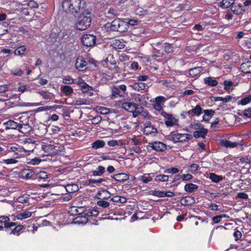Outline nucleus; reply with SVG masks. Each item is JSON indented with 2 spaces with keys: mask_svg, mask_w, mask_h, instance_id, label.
<instances>
[{
  "mask_svg": "<svg viewBox=\"0 0 251 251\" xmlns=\"http://www.w3.org/2000/svg\"><path fill=\"white\" fill-rule=\"evenodd\" d=\"M85 5V2L82 0H64L62 3L63 10L75 16L86 10L84 9Z\"/></svg>",
  "mask_w": 251,
  "mask_h": 251,
  "instance_id": "f03ea898",
  "label": "nucleus"
},
{
  "mask_svg": "<svg viewBox=\"0 0 251 251\" xmlns=\"http://www.w3.org/2000/svg\"><path fill=\"white\" fill-rule=\"evenodd\" d=\"M129 175L124 173H119L114 175L112 178L116 181L122 182L127 180L129 179Z\"/></svg>",
  "mask_w": 251,
  "mask_h": 251,
  "instance_id": "c756f323",
  "label": "nucleus"
},
{
  "mask_svg": "<svg viewBox=\"0 0 251 251\" xmlns=\"http://www.w3.org/2000/svg\"><path fill=\"white\" fill-rule=\"evenodd\" d=\"M26 48L25 46H21L18 47L14 51L16 55H23L26 54Z\"/></svg>",
  "mask_w": 251,
  "mask_h": 251,
  "instance_id": "37998d69",
  "label": "nucleus"
},
{
  "mask_svg": "<svg viewBox=\"0 0 251 251\" xmlns=\"http://www.w3.org/2000/svg\"><path fill=\"white\" fill-rule=\"evenodd\" d=\"M133 32L135 35L140 36H141L142 34H146L147 33L146 29L143 27L135 28Z\"/></svg>",
  "mask_w": 251,
  "mask_h": 251,
  "instance_id": "8fccbe9b",
  "label": "nucleus"
},
{
  "mask_svg": "<svg viewBox=\"0 0 251 251\" xmlns=\"http://www.w3.org/2000/svg\"><path fill=\"white\" fill-rule=\"evenodd\" d=\"M97 204L99 206L101 207L102 208H107L110 205V202L106 201L103 200H99L97 202Z\"/></svg>",
  "mask_w": 251,
  "mask_h": 251,
  "instance_id": "864d4df0",
  "label": "nucleus"
},
{
  "mask_svg": "<svg viewBox=\"0 0 251 251\" xmlns=\"http://www.w3.org/2000/svg\"><path fill=\"white\" fill-rule=\"evenodd\" d=\"M62 82L64 84H74L75 83V80L70 76H66L63 78Z\"/></svg>",
  "mask_w": 251,
  "mask_h": 251,
  "instance_id": "13d9d810",
  "label": "nucleus"
},
{
  "mask_svg": "<svg viewBox=\"0 0 251 251\" xmlns=\"http://www.w3.org/2000/svg\"><path fill=\"white\" fill-rule=\"evenodd\" d=\"M9 84L0 85V96H3V94L9 91Z\"/></svg>",
  "mask_w": 251,
  "mask_h": 251,
  "instance_id": "5fc2aeb1",
  "label": "nucleus"
},
{
  "mask_svg": "<svg viewBox=\"0 0 251 251\" xmlns=\"http://www.w3.org/2000/svg\"><path fill=\"white\" fill-rule=\"evenodd\" d=\"M1 163H4L6 165L13 164L17 163L18 161L16 158H8V159H3L0 161Z\"/></svg>",
  "mask_w": 251,
  "mask_h": 251,
  "instance_id": "6e6d98bb",
  "label": "nucleus"
},
{
  "mask_svg": "<svg viewBox=\"0 0 251 251\" xmlns=\"http://www.w3.org/2000/svg\"><path fill=\"white\" fill-rule=\"evenodd\" d=\"M24 150L20 145L18 144H14L12 146L8 147V151L13 153V156L15 157V158H19L27 155Z\"/></svg>",
  "mask_w": 251,
  "mask_h": 251,
  "instance_id": "0eeeda50",
  "label": "nucleus"
},
{
  "mask_svg": "<svg viewBox=\"0 0 251 251\" xmlns=\"http://www.w3.org/2000/svg\"><path fill=\"white\" fill-rule=\"evenodd\" d=\"M166 100V98L163 96H158L156 97L152 101L153 102V107L158 111L160 114L163 112H165L163 108L165 101Z\"/></svg>",
  "mask_w": 251,
  "mask_h": 251,
  "instance_id": "9b49d317",
  "label": "nucleus"
},
{
  "mask_svg": "<svg viewBox=\"0 0 251 251\" xmlns=\"http://www.w3.org/2000/svg\"><path fill=\"white\" fill-rule=\"evenodd\" d=\"M105 145V142L102 140H97L93 142L91 144V147L95 150H97L104 147Z\"/></svg>",
  "mask_w": 251,
  "mask_h": 251,
  "instance_id": "4c0bfd02",
  "label": "nucleus"
},
{
  "mask_svg": "<svg viewBox=\"0 0 251 251\" xmlns=\"http://www.w3.org/2000/svg\"><path fill=\"white\" fill-rule=\"evenodd\" d=\"M61 90L66 96H70L73 93V89L69 85H64L61 87Z\"/></svg>",
  "mask_w": 251,
  "mask_h": 251,
  "instance_id": "79ce46f5",
  "label": "nucleus"
},
{
  "mask_svg": "<svg viewBox=\"0 0 251 251\" xmlns=\"http://www.w3.org/2000/svg\"><path fill=\"white\" fill-rule=\"evenodd\" d=\"M87 62L82 57H78L76 59L75 66L78 71H85L87 69Z\"/></svg>",
  "mask_w": 251,
  "mask_h": 251,
  "instance_id": "aec40b11",
  "label": "nucleus"
},
{
  "mask_svg": "<svg viewBox=\"0 0 251 251\" xmlns=\"http://www.w3.org/2000/svg\"><path fill=\"white\" fill-rule=\"evenodd\" d=\"M157 132V128L153 126L144 127L143 133L146 135L155 136Z\"/></svg>",
  "mask_w": 251,
  "mask_h": 251,
  "instance_id": "a878e982",
  "label": "nucleus"
},
{
  "mask_svg": "<svg viewBox=\"0 0 251 251\" xmlns=\"http://www.w3.org/2000/svg\"><path fill=\"white\" fill-rule=\"evenodd\" d=\"M111 90L112 98H121L125 95L126 90V86L125 84L114 86L111 88Z\"/></svg>",
  "mask_w": 251,
  "mask_h": 251,
  "instance_id": "1a4fd4ad",
  "label": "nucleus"
},
{
  "mask_svg": "<svg viewBox=\"0 0 251 251\" xmlns=\"http://www.w3.org/2000/svg\"><path fill=\"white\" fill-rule=\"evenodd\" d=\"M238 115L240 116H245L247 118L251 119V107H249L242 111L241 113L239 112Z\"/></svg>",
  "mask_w": 251,
  "mask_h": 251,
  "instance_id": "de8ad7c7",
  "label": "nucleus"
},
{
  "mask_svg": "<svg viewBox=\"0 0 251 251\" xmlns=\"http://www.w3.org/2000/svg\"><path fill=\"white\" fill-rule=\"evenodd\" d=\"M242 140H238L237 141L231 142L226 139H222L220 140L219 145L222 147L226 148H234L238 145L243 146Z\"/></svg>",
  "mask_w": 251,
  "mask_h": 251,
  "instance_id": "ddd939ff",
  "label": "nucleus"
},
{
  "mask_svg": "<svg viewBox=\"0 0 251 251\" xmlns=\"http://www.w3.org/2000/svg\"><path fill=\"white\" fill-rule=\"evenodd\" d=\"M204 115L202 116V121L208 122L209 120L214 116L215 112L212 109H205L203 110Z\"/></svg>",
  "mask_w": 251,
  "mask_h": 251,
  "instance_id": "c85d7f7f",
  "label": "nucleus"
},
{
  "mask_svg": "<svg viewBox=\"0 0 251 251\" xmlns=\"http://www.w3.org/2000/svg\"><path fill=\"white\" fill-rule=\"evenodd\" d=\"M161 115L166 119L164 124L167 127H173L178 126V120L173 114L163 112Z\"/></svg>",
  "mask_w": 251,
  "mask_h": 251,
  "instance_id": "6e6552de",
  "label": "nucleus"
},
{
  "mask_svg": "<svg viewBox=\"0 0 251 251\" xmlns=\"http://www.w3.org/2000/svg\"><path fill=\"white\" fill-rule=\"evenodd\" d=\"M36 142L33 139L27 137L20 140V145L25 149L27 155H29L31 151L35 152V150L37 148L35 146Z\"/></svg>",
  "mask_w": 251,
  "mask_h": 251,
  "instance_id": "39448f33",
  "label": "nucleus"
},
{
  "mask_svg": "<svg viewBox=\"0 0 251 251\" xmlns=\"http://www.w3.org/2000/svg\"><path fill=\"white\" fill-rule=\"evenodd\" d=\"M164 47L166 54L173 52L174 51V48L171 44L166 42L164 43Z\"/></svg>",
  "mask_w": 251,
  "mask_h": 251,
  "instance_id": "3c124183",
  "label": "nucleus"
},
{
  "mask_svg": "<svg viewBox=\"0 0 251 251\" xmlns=\"http://www.w3.org/2000/svg\"><path fill=\"white\" fill-rule=\"evenodd\" d=\"M64 188L66 191L69 194L75 193L79 190L77 185L75 183L68 184Z\"/></svg>",
  "mask_w": 251,
  "mask_h": 251,
  "instance_id": "72a5a7b5",
  "label": "nucleus"
},
{
  "mask_svg": "<svg viewBox=\"0 0 251 251\" xmlns=\"http://www.w3.org/2000/svg\"><path fill=\"white\" fill-rule=\"evenodd\" d=\"M3 125L6 129H18L20 124L13 120H9L5 122Z\"/></svg>",
  "mask_w": 251,
  "mask_h": 251,
  "instance_id": "7c9ffc66",
  "label": "nucleus"
},
{
  "mask_svg": "<svg viewBox=\"0 0 251 251\" xmlns=\"http://www.w3.org/2000/svg\"><path fill=\"white\" fill-rule=\"evenodd\" d=\"M105 172V168L102 166H99L97 169L92 171L93 176H101Z\"/></svg>",
  "mask_w": 251,
  "mask_h": 251,
  "instance_id": "a19ab883",
  "label": "nucleus"
},
{
  "mask_svg": "<svg viewBox=\"0 0 251 251\" xmlns=\"http://www.w3.org/2000/svg\"><path fill=\"white\" fill-rule=\"evenodd\" d=\"M209 178L211 180L215 183H218L223 180V176H219L214 173L209 174Z\"/></svg>",
  "mask_w": 251,
  "mask_h": 251,
  "instance_id": "e433bc0d",
  "label": "nucleus"
},
{
  "mask_svg": "<svg viewBox=\"0 0 251 251\" xmlns=\"http://www.w3.org/2000/svg\"><path fill=\"white\" fill-rule=\"evenodd\" d=\"M15 227L11 230V232H10V234H13L16 235L17 236L20 235V231L23 228L24 226L22 225H16V226H14Z\"/></svg>",
  "mask_w": 251,
  "mask_h": 251,
  "instance_id": "a18cd8bd",
  "label": "nucleus"
},
{
  "mask_svg": "<svg viewBox=\"0 0 251 251\" xmlns=\"http://www.w3.org/2000/svg\"><path fill=\"white\" fill-rule=\"evenodd\" d=\"M58 36H59L58 32L52 31L50 35L49 38L51 42H54L55 41H56V39Z\"/></svg>",
  "mask_w": 251,
  "mask_h": 251,
  "instance_id": "338daca9",
  "label": "nucleus"
},
{
  "mask_svg": "<svg viewBox=\"0 0 251 251\" xmlns=\"http://www.w3.org/2000/svg\"><path fill=\"white\" fill-rule=\"evenodd\" d=\"M115 20H117V23L115 25L117 32L123 33L127 31L128 25L126 22L120 19H116Z\"/></svg>",
  "mask_w": 251,
  "mask_h": 251,
  "instance_id": "6ab92c4d",
  "label": "nucleus"
},
{
  "mask_svg": "<svg viewBox=\"0 0 251 251\" xmlns=\"http://www.w3.org/2000/svg\"><path fill=\"white\" fill-rule=\"evenodd\" d=\"M194 198L192 197H185L182 198L180 200V203L182 205L188 206L191 205L193 203Z\"/></svg>",
  "mask_w": 251,
  "mask_h": 251,
  "instance_id": "ea45409f",
  "label": "nucleus"
},
{
  "mask_svg": "<svg viewBox=\"0 0 251 251\" xmlns=\"http://www.w3.org/2000/svg\"><path fill=\"white\" fill-rule=\"evenodd\" d=\"M208 132V130L206 128L202 127L201 129L196 130L194 132L193 136L196 138L201 137L205 138Z\"/></svg>",
  "mask_w": 251,
  "mask_h": 251,
  "instance_id": "473e14b6",
  "label": "nucleus"
},
{
  "mask_svg": "<svg viewBox=\"0 0 251 251\" xmlns=\"http://www.w3.org/2000/svg\"><path fill=\"white\" fill-rule=\"evenodd\" d=\"M199 168V165L197 164L193 163L188 167V171L193 174H196Z\"/></svg>",
  "mask_w": 251,
  "mask_h": 251,
  "instance_id": "09e8293b",
  "label": "nucleus"
},
{
  "mask_svg": "<svg viewBox=\"0 0 251 251\" xmlns=\"http://www.w3.org/2000/svg\"><path fill=\"white\" fill-rule=\"evenodd\" d=\"M0 224L3 225L5 228L8 229L16 226V223L11 222L7 216H0Z\"/></svg>",
  "mask_w": 251,
  "mask_h": 251,
  "instance_id": "a211bd4d",
  "label": "nucleus"
},
{
  "mask_svg": "<svg viewBox=\"0 0 251 251\" xmlns=\"http://www.w3.org/2000/svg\"><path fill=\"white\" fill-rule=\"evenodd\" d=\"M227 216L226 214L214 216L212 218V222L214 224H218L221 221L223 218H225Z\"/></svg>",
  "mask_w": 251,
  "mask_h": 251,
  "instance_id": "052dcab7",
  "label": "nucleus"
},
{
  "mask_svg": "<svg viewBox=\"0 0 251 251\" xmlns=\"http://www.w3.org/2000/svg\"><path fill=\"white\" fill-rule=\"evenodd\" d=\"M32 127L28 124L20 123L18 130L25 134H29Z\"/></svg>",
  "mask_w": 251,
  "mask_h": 251,
  "instance_id": "bb28decb",
  "label": "nucleus"
},
{
  "mask_svg": "<svg viewBox=\"0 0 251 251\" xmlns=\"http://www.w3.org/2000/svg\"><path fill=\"white\" fill-rule=\"evenodd\" d=\"M139 181L143 182L144 183H148L152 180V178L151 176H139L138 178Z\"/></svg>",
  "mask_w": 251,
  "mask_h": 251,
  "instance_id": "4d7b16f0",
  "label": "nucleus"
},
{
  "mask_svg": "<svg viewBox=\"0 0 251 251\" xmlns=\"http://www.w3.org/2000/svg\"><path fill=\"white\" fill-rule=\"evenodd\" d=\"M204 83L210 87H214L218 85V81L213 77H206L203 79Z\"/></svg>",
  "mask_w": 251,
  "mask_h": 251,
  "instance_id": "2f4dec72",
  "label": "nucleus"
},
{
  "mask_svg": "<svg viewBox=\"0 0 251 251\" xmlns=\"http://www.w3.org/2000/svg\"><path fill=\"white\" fill-rule=\"evenodd\" d=\"M99 214V211L97 210H89L85 215L89 217H97Z\"/></svg>",
  "mask_w": 251,
  "mask_h": 251,
  "instance_id": "0e129e2a",
  "label": "nucleus"
},
{
  "mask_svg": "<svg viewBox=\"0 0 251 251\" xmlns=\"http://www.w3.org/2000/svg\"><path fill=\"white\" fill-rule=\"evenodd\" d=\"M251 102V95H249L238 101V104L245 105L250 103Z\"/></svg>",
  "mask_w": 251,
  "mask_h": 251,
  "instance_id": "49530a36",
  "label": "nucleus"
},
{
  "mask_svg": "<svg viewBox=\"0 0 251 251\" xmlns=\"http://www.w3.org/2000/svg\"><path fill=\"white\" fill-rule=\"evenodd\" d=\"M117 23V20H113L111 23H107L105 24L103 27V30L107 34H110L111 32L117 31L116 26L115 25Z\"/></svg>",
  "mask_w": 251,
  "mask_h": 251,
  "instance_id": "412c9836",
  "label": "nucleus"
},
{
  "mask_svg": "<svg viewBox=\"0 0 251 251\" xmlns=\"http://www.w3.org/2000/svg\"><path fill=\"white\" fill-rule=\"evenodd\" d=\"M32 213L28 211H25L22 213L18 214L16 217L19 220H23L24 219L28 218L31 216Z\"/></svg>",
  "mask_w": 251,
  "mask_h": 251,
  "instance_id": "c03bdc74",
  "label": "nucleus"
},
{
  "mask_svg": "<svg viewBox=\"0 0 251 251\" xmlns=\"http://www.w3.org/2000/svg\"><path fill=\"white\" fill-rule=\"evenodd\" d=\"M41 162V159L38 157H36L32 159H29V161L28 162V164L35 165L39 164Z\"/></svg>",
  "mask_w": 251,
  "mask_h": 251,
  "instance_id": "69168bd1",
  "label": "nucleus"
},
{
  "mask_svg": "<svg viewBox=\"0 0 251 251\" xmlns=\"http://www.w3.org/2000/svg\"><path fill=\"white\" fill-rule=\"evenodd\" d=\"M122 107L126 111L131 112L133 117L139 115L142 109V106L133 102L124 101L122 103Z\"/></svg>",
  "mask_w": 251,
  "mask_h": 251,
  "instance_id": "423d86ee",
  "label": "nucleus"
},
{
  "mask_svg": "<svg viewBox=\"0 0 251 251\" xmlns=\"http://www.w3.org/2000/svg\"><path fill=\"white\" fill-rule=\"evenodd\" d=\"M223 84L224 85V89L226 91H229L234 83L232 81L226 80L224 81Z\"/></svg>",
  "mask_w": 251,
  "mask_h": 251,
  "instance_id": "bf43d9fd",
  "label": "nucleus"
},
{
  "mask_svg": "<svg viewBox=\"0 0 251 251\" xmlns=\"http://www.w3.org/2000/svg\"><path fill=\"white\" fill-rule=\"evenodd\" d=\"M49 174L44 171H41L37 173L35 172L34 180L37 182H48L49 181Z\"/></svg>",
  "mask_w": 251,
  "mask_h": 251,
  "instance_id": "2eb2a0df",
  "label": "nucleus"
},
{
  "mask_svg": "<svg viewBox=\"0 0 251 251\" xmlns=\"http://www.w3.org/2000/svg\"><path fill=\"white\" fill-rule=\"evenodd\" d=\"M92 20V14L88 10H86L78 16L75 27L77 30H85L90 26Z\"/></svg>",
  "mask_w": 251,
  "mask_h": 251,
  "instance_id": "7ed1b4c3",
  "label": "nucleus"
},
{
  "mask_svg": "<svg viewBox=\"0 0 251 251\" xmlns=\"http://www.w3.org/2000/svg\"><path fill=\"white\" fill-rule=\"evenodd\" d=\"M148 147L158 152H164L167 150L166 144L160 141H154L149 143Z\"/></svg>",
  "mask_w": 251,
  "mask_h": 251,
  "instance_id": "f8f14e48",
  "label": "nucleus"
},
{
  "mask_svg": "<svg viewBox=\"0 0 251 251\" xmlns=\"http://www.w3.org/2000/svg\"><path fill=\"white\" fill-rule=\"evenodd\" d=\"M231 11L236 15H243L246 11V9L241 3H237L234 2L230 8Z\"/></svg>",
  "mask_w": 251,
  "mask_h": 251,
  "instance_id": "f3484780",
  "label": "nucleus"
},
{
  "mask_svg": "<svg viewBox=\"0 0 251 251\" xmlns=\"http://www.w3.org/2000/svg\"><path fill=\"white\" fill-rule=\"evenodd\" d=\"M179 172V169L176 167H172L171 168L167 169L164 171L165 174H175Z\"/></svg>",
  "mask_w": 251,
  "mask_h": 251,
  "instance_id": "e2e57ef3",
  "label": "nucleus"
},
{
  "mask_svg": "<svg viewBox=\"0 0 251 251\" xmlns=\"http://www.w3.org/2000/svg\"><path fill=\"white\" fill-rule=\"evenodd\" d=\"M199 188L197 185L192 183H187L184 185V190L189 193H191L196 191Z\"/></svg>",
  "mask_w": 251,
  "mask_h": 251,
  "instance_id": "c9c22d12",
  "label": "nucleus"
},
{
  "mask_svg": "<svg viewBox=\"0 0 251 251\" xmlns=\"http://www.w3.org/2000/svg\"><path fill=\"white\" fill-rule=\"evenodd\" d=\"M76 84L81 88L83 93H88L90 91L93 90L92 87L89 86L81 79L77 81Z\"/></svg>",
  "mask_w": 251,
  "mask_h": 251,
  "instance_id": "5701e85b",
  "label": "nucleus"
},
{
  "mask_svg": "<svg viewBox=\"0 0 251 251\" xmlns=\"http://www.w3.org/2000/svg\"><path fill=\"white\" fill-rule=\"evenodd\" d=\"M234 2L235 0H222V1L220 3L219 5L223 9H226L229 7H230V9Z\"/></svg>",
  "mask_w": 251,
  "mask_h": 251,
  "instance_id": "58836bf2",
  "label": "nucleus"
},
{
  "mask_svg": "<svg viewBox=\"0 0 251 251\" xmlns=\"http://www.w3.org/2000/svg\"><path fill=\"white\" fill-rule=\"evenodd\" d=\"M64 150V147L59 144L43 143L41 145L40 148L37 147L35 150V153L40 157L48 156H52L56 155H62Z\"/></svg>",
  "mask_w": 251,
  "mask_h": 251,
  "instance_id": "f257e3e1",
  "label": "nucleus"
},
{
  "mask_svg": "<svg viewBox=\"0 0 251 251\" xmlns=\"http://www.w3.org/2000/svg\"><path fill=\"white\" fill-rule=\"evenodd\" d=\"M240 69L245 74L251 73V55L248 61L241 64Z\"/></svg>",
  "mask_w": 251,
  "mask_h": 251,
  "instance_id": "393cba45",
  "label": "nucleus"
},
{
  "mask_svg": "<svg viewBox=\"0 0 251 251\" xmlns=\"http://www.w3.org/2000/svg\"><path fill=\"white\" fill-rule=\"evenodd\" d=\"M147 84L144 82H135L132 85H131V87L132 89L135 91H140L144 90L146 89Z\"/></svg>",
  "mask_w": 251,
  "mask_h": 251,
  "instance_id": "f704fd0d",
  "label": "nucleus"
},
{
  "mask_svg": "<svg viewBox=\"0 0 251 251\" xmlns=\"http://www.w3.org/2000/svg\"><path fill=\"white\" fill-rule=\"evenodd\" d=\"M168 139L172 141L174 143H183L188 140H191L193 136L188 133H180L175 131H172L168 136Z\"/></svg>",
  "mask_w": 251,
  "mask_h": 251,
  "instance_id": "20e7f679",
  "label": "nucleus"
},
{
  "mask_svg": "<svg viewBox=\"0 0 251 251\" xmlns=\"http://www.w3.org/2000/svg\"><path fill=\"white\" fill-rule=\"evenodd\" d=\"M155 53L151 55L152 58L155 59L157 57H161L165 55V51L164 47V43H157L155 45V47L154 48Z\"/></svg>",
  "mask_w": 251,
  "mask_h": 251,
  "instance_id": "4468645a",
  "label": "nucleus"
},
{
  "mask_svg": "<svg viewBox=\"0 0 251 251\" xmlns=\"http://www.w3.org/2000/svg\"><path fill=\"white\" fill-rule=\"evenodd\" d=\"M26 6L30 9H33L37 8L38 7V4L34 0H31L27 3Z\"/></svg>",
  "mask_w": 251,
  "mask_h": 251,
  "instance_id": "774afa93",
  "label": "nucleus"
},
{
  "mask_svg": "<svg viewBox=\"0 0 251 251\" xmlns=\"http://www.w3.org/2000/svg\"><path fill=\"white\" fill-rule=\"evenodd\" d=\"M169 176L165 175H158L155 177L156 181L166 182L169 180Z\"/></svg>",
  "mask_w": 251,
  "mask_h": 251,
  "instance_id": "603ef678",
  "label": "nucleus"
},
{
  "mask_svg": "<svg viewBox=\"0 0 251 251\" xmlns=\"http://www.w3.org/2000/svg\"><path fill=\"white\" fill-rule=\"evenodd\" d=\"M203 70L202 67H197L190 69L189 71V76L191 77H198Z\"/></svg>",
  "mask_w": 251,
  "mask_h": 251,
  "instance_id": "cd10ccee",
  "label": "nucleus"
},
{
  "mask_svg": "<svg viewBox=\"0 0 251 251\" xmlns=\"http://www.w3.org/2000/svg\"><path fill=\"white\" fill-rule=\"evenodd\" d=\"M11 72L13 75L19 76H22L24 74V71L22 69L19 68L13 69L11 70Z\"/></svg>",
  "mask_w": 251,
  "mask_h": 251,
  "instance_id": "680f3d73",
  "label": "nucleus"
},
{
  "mask_svg": "<svg viewBox=\"0 0 251 251\" xmlns=\"http://www.w3.org/2000/svg\"><path fill=\"white\" fill-rule=\"evenodd\" d=\"M96 36L93 34H85L82 36L81 41L82 45L87 47H92L96 43Z\"/></svg>",
  "mask_w": 251,
  "mask_h": 251,
  "instance_id": "9d476101",
  "label": "nucleus"
},
{
  "mask_svg": "<svg viewBox=\"0 0 251 251\" xmlns=\"http://www.w3.org/2000/svg\"><path fill=\"white\" fill-rule=\"evenodd\" d=\"M203 112L202 108L201 105L197 104L194 108L184 113L188 115H191L192 116H199Z\"/></svg>",
  "mask_w": 251,
  "mask_h": 251,
  "instance_id": "4be33fe9",
  "label": "nucleus"
},
{
  "mask_svg": "<svg viewBox=\"0 0 251 251\" xmlns=\"http://www.w3.org/2000/svg\"><path fill=\"white\" fill-rule=\"evenodd\" d=\"M35 172L33 170L26 168L23 169L19 174L21 178L24 179H34Z\"/></svg>",
  "mask_w": 251,
  "mask_h": 251,
  "instance_id": "dca6fc26",
  "label": "nucleus"
},
{
  "mask_svg": "<svg viewBox=\"0 0 251 251\" xmlns=\"http://www.w3.org/2000/svg\"><path fill=\"white\" fill-rule=\"evenodd\" d=\"M96 196L98 200H107L110 198L111 193L107 190L102 189L97 192Z\"/></svg>",
  "mask_w": 251,
  "mask_h": 251,
  "instance_id": "b1692460",
  "label": "nucleus"
}]
</instances>
